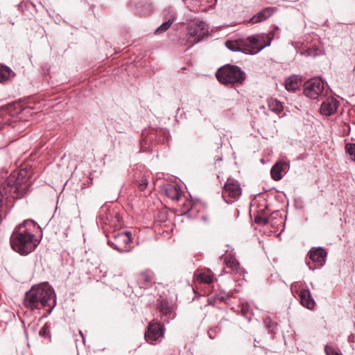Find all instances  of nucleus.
<instances>
[{
  "label": "nucleus",
  "mask_w": 355,
  "mask_h": 355,
  "mask_svg": "<svg viewBox=\"0 0 355 355\" xmlns=\"http://www.w3.org/2000/svg\"><path fill=\"white\" fill-rule=\"evenodd\" d=\"M35 227V221L26 220L15 228L10 239L13 250L21 255H27L35 249L40 243L33 232Z\"/></svg>",
  "instance_id": "1"
},
{
  "label": "nucleus",
  "mask_w": 355,
  "mask_h": 355,
  "mask_svg": "<svg viewBox=\"0 0 355 355\" xmlns=\"http://www.w3.org/2000/svg\"><path fill=\"white\" fill-rule=\"evenodd\" d=\"M132 241L131 233L128 231L113 232L111 239H108V244L120 252L129 251L130 244Z\"/></svg>",
  "instance_id": "7"
},
{
  "label": "nucleus",
  "mask_w": 355,
  "mask_h": 355,
  "mask_svg": "<svg viewBox=\"0 0 355 355\" xmlns=\"http://www.w3.org/2000/svg\"><path fill=\"white\" fill-rule=\"evenodd\" d=\"M241 192L242 190L238 181L229 178L223 187L222 197L227 203L230 204L233 200H229L227 198L233 200L237 199L241 195Z\"/></svg>",
  "instance_id": "10"
},
{
  "label": "nucleus",
  "mask_w": 355,
  "mask_h": 355,
  "mask_svg": "<svg viewBox=\"0 0 355 355\" xmlns=\"http://www.w3.org/2000/svg\"><path fill=\"white\" fill-rule=\"evenodd\" d=\"M327 252L322 248H312L308 253L306 263L311 270L322 267L325 262Z\"/></svg>",
  "instance_id": "9"
},
{
  "label": "nucleus",
  "mask_w": 355,
  "mask_h": 355,
  "mask_svg": "<svg viewBox=\"0 0 355 355\" xmlns=\"http://www.w3.org/2000/svg\"><path fill=\"white\" fill-rule=\"evenodd\" d=\"M296 293L299 295L300 303L303 306L309 309L314 308L315 303L309 289L296 291Z\"/></svg>",
  "instance_id": "17"
},
{
  "label": "nucleus",
  "mask_w": 355,
  "mask_h": 355,
  "mask_svg": "<svg viewBox=\"0 0 355 355\" xmlns=\"http://www.w3.org/2000/svg\"><path fill=\"white\" fill-rule=\"evenodd\" d=\"M216 77L221 84L231 87L241 85L245 80L244 71L239 67L230 64L220 67L216 72Z\"/></svg>",
  "instance_id": "5"
},
{
  "label": "nucleus",
  "mask_w": 355,
  "mask_h": 355,
  "mask_svg": "<svg viewBox=\"0 0 355 355\" xmlns=\"http://www.w3.org/2000/svg\"><path fill=\"white\" fill-rule=\"evenodd\" d=\"M98 217L101 221L110 227H116L121 220L119 214L114 209H110L107 205L101 208Z\"/></svg>",
  "instance_id": "12"
},
{
  "label": "nucleus",
  "mask_w": 355,
  "mask_h": 355,
  "mask_svg": "<svg viewBox=\"0 0 355 355\" xmlns=\"http://www.w3.org/2000/svg\"><path fill=\"white\" fill-rule=\"evenodd\" d=\"M324 350L327 355H343L338 352L334 347L329 345L325 346Z\"/></svg>",
  "instance_id": "33"
},
{
  "label": "nucleus",
  "mask_w": 355,
  "mask_h": 355,
  "mask_svg": "<svg viewBox=\"0 0 355 355\" xmlns=\"http://www.w3.org/2000/svg\"><path fill=\"white\" fill-rule=\"evenodd\" d=\"M148 186V181L147 179L144 177H142V178L138 182V189L140 191H144Z\"/></svg>",
  "instance_id": "34"
},
{
  "label": "nucleus",
  "mask_w": 355,
  "mask_h": 355,
  "mask_svg": "<svg viewBox=\"0 0 355 355\" xmlns=\"http://www.w3.org/2000/svg\"><path fill=\"white\" fill-rule=\"evenodd\" d=\"M275 37V31L261 33L248 37L245 39L227 40L226 47L232 51H239L249 55H254L270 45Z\"/></svg>",
  "instance_id": "3"
},
{
  "label": "nucleus",
  "mask_w": 355,
  "mask_h": 355,
  "mask_svg": "<svg viewBox=\"0 0 355 355\" xmlns=\"http://www.w3.org/2000/svg\"><path fill=\"white\" fill-rule=\"evenodd\" d=\"M289 168V164L284 161H279L276 162L270 170L272 178L278 181L282 178V173H286Z\"/></svg>",
  "instance_id": "16"
},
{
  "label": "nucleus",
  "mask_w": 355,
  "mask_h": 355,
  "mask_svg": "<svg viewBox=\"0 0 355 355\" xmlns=\"http://www.w3.org/2000/svg\"><path fill=\"white\" fill-rule=\"evenodd\" d=\"M254 223L259 225H266L269 223V218L266 214H261L259 211L254 216Z\"/></svg>",
  "instance_id": "29"
},
{
  "label": "nucleus",
  "mask_w": 355,
  "mask_h": 355,
  "mask_svg": "<svg viewBox=\"0 0 355 355\" xmlns=\"http://www.w3.org/2000/svg\"><path fill=\"white\" fill-rule=\"evenodd\" d=\"M220 258L223 259L226 268L230 270L227 272L237 273L239 272L241 269L240 263L236 259L234 254L231 252H226Z\"/></svg>",
  "instance_id": "15"
},
{
  "label": "nucleus",
  "mask_w": 355,
  "mask_h": 355,
  "mask_svg": "<svg viewBox=\"0 0 355 355\" xmlns=\"http://www.w3.org/2000/svg\"><path fill=\"white\" fill-rule=\"evenodd\" d=\"M180 206V212L181 214H187L193 209L194 203L190 198H187L183 193V198L180 202H178Z\"/></svg>",
  "instance_id": "24"
},
{
  "label": "nucleus",
  "mask_w": 355,
  "mask_h": 355,
  "mask_svg": "<svg viewBox=\"0 0 355 355\" xmlns=\"http://www.w3.org/2000/svg\"><path fill=\"white\" fill-rule=\"evenodd\" d=\"M155 273L150 269H145L135 274L132 282L133 288L148 289L155 283Z\"/></svg>",
  "instance_id": "8"
},
{
  "label": "nucleus",
  "mask_w": 355,
  "mask_h": 355,
  "mask_svg": "<svg viewBox=\"0 0 355 355\" xmlns=\"http://www.w3.org/2000/svg\"><path fill=\"white\" fill-rule=\"evenodd\" d=\"M346 153L352 161L355 162V144L348 143L345 147Z\"/></svg>",
  "instance_id": "30"
},
{
  "label": "nucleus",
  "mask_w": 355,
  "mask_h": 355,
  "mask_svg": "<svg viewBox=\"0 0 355 355\" xmlns=\"http://www.w3.org/2000/svg\"><path fill=\"white\" fill-rule=\"evenodd\" d=\"M49 331V326L45 324L40 331L39 333H48Z\"/></svg>",
  "instance_id": "35"
},
{
  "label": "nucleus",
  "mask_w": 355,
  "mask_h": 355,
  "mask_svg": "<svg viewBox=\"0 0 355 355\" xmlns=\"http://www.w3.org/2000/svg\"><path fill=\"white\" fill-rule=\"evenodd\" d=\"M264 325L268 328L269 331H273L277 323L273 321L270 317H266L263 319Z\"/></svg>",
  "instance_id": "31"
},
{
  "label": "nucleus",
  "mask_w": 355,
  "mask_h": 355,
  "mask_svg": "<svg viewBox=\"0 0 355 355\" xmlns=\"http://www.w3.org/2000/svg\"><path fill=\"white\" fill-rule=\"evenodd\" d=\"M24 305L32 310L45 308L47 313H51L55 305V295L53 288L47 283L33 286L26 293Z\"/></svg>",
  "instance_id": "2"
},
{
  "label": "nucleus",
  "mask_w": 355,
  "mask_h": 355,
  "mask_svg": "<svg viewBox=\"0 0 355 355\" xmlns=\"http://www.w3.org/2000/svg\"><path fill=\"white\" fill-rule=\"evenodd\" d=\"M42 336H49V334H41Z\"/></svg>",
  "instance_id": "39"
},
{
  "label": "nucleus",
  "mask_w": 355,
  "mask_h": 355,
  "mask_svg": "<svg viewBox=\"0 0 355 355\" xmlns=\"http://www.w3.org/2000/svg\"><path fill=\"white\" fill-rule=\"evenodd\" d=\"M14 76L15 73L10 68L6 66H0V83L5 82Z\"/></svg>",
  "instance_id": "27"
},
{
  "label": "nucleus",
  "mask_w": 355,
  "mask_h": 355,
  "mask_svg": "<svg viewBox=\"0 0 355 355\" xmlns=\"http://www.w3.org/2000/svg\"><path fill=\"white\" fill-rule=\"evenodd\" d=\"M28 179V171L26 169L12 172L3 185L4 195L14 199L21 198L27 189L26 182Z\"/></svg>",
  "instance_id": "4"
},
{
  "label": "nucleus",
  "mask_w": 355,
  "mask_h": 355,
  "mask_svg": "<svg viewBox=\"0 0 355 355\" xmlns=\"http://www.w3.org/2000/svg\"><path fill=\"white\" fill-rule=\"evenodd\" d=\"M187 37L188 38L185 43L187 46V49L199 42L208 33L206 24L202 21L191 23L187 26Z\"/></svg>",
  "instance_id": "6"
},
{
  "label": "nucleus",
  "mask_w": 355,
  "mask_h": 355,
  "mask_svg": "<svg viewBox=\"0 0 355 355\" xmlns=\"http://www.w3.org/2000/svg\"><path fill=\"white\" fill-rule=\"evenodd\" d=\"M162 191L174 202H180L182 200L184 192L178 184H166L162 187Z\"/></svg>",
  "instance_id": "13"
},
{
  "label": "nucleus",
  "mask_w": 355,
  "mask_h": 355,
  "mask_svg": "<svg viewBox=\"0 0 355 355\" xmlns=\"http://www.w3.org/2000/svg\"><path fill=\"white\" fill-rule=\"evenodd\" d=\"M339 104V101L335 98L327 97L321 104L320 113L324 116L333 115L336 112Z\"/></svg>",
  "instance_id": "14"
},
{
  "label": "nucleus",
  "mask_w": 355,
  "mask_h": 355,
  "mask_svg": "<svg viewBox=\"0 0 355 355\" xmlns=\"http://www.w3.org/2000/svg\"><path fill=\"white\" fill-rule=\"evenodd\" d=\"M220 300L221 301H223V300H224V298H223V297H222V298H220Z\"/></svg>",
  "instance_id": "40"
},
{
  "label": "nucleus",
  "mask_w": 355,
  "mask_h": 355,
  "mask_svg": "<svg viewBox=\"0 0 355 355\" xmlns=\"http://www.w3.org/2000/svg\"><path fill=\"white\" fill-rule=\"evenodd\" d=\"M354 336H350L348 338L349 341H353Z\"/></svg>",
  "instance_id": "36"
},
{
  "label": "nucleus",
  "mask_w": 355,
  "mask_h": 355,
  "mask_svg": "<svg viewBox=\"0 0 355 355\" xmlns=\"http://www.w3.org/2000/svg\"><path fill=\"white\" fill-rule=\"evenodd\" d=\"M276 8L268 7L261 10L260 12L255 14L250 20L251 24H257L263 21L268 19L275 11Z\"/></svg>",
  "instance_id": "19"
},
{
  "label": "nucleus",
  "mask_w": 355,
  "mask_h": 355,
  "mask_svg": "<svg viewBox=\"0 0 355 355\" xmlns=\"http://www.w3.org/2000/svg\"><path fill=\"white\" fill-rule=\"evenodd\" d=\"M268 106L270 110L277 114H280L284 110L282 103L272 98L268 100Z\"/></svg>",
  "instance_id": "25"
},
{
  "label": "nucleus",
  "mask_w": 355,
  "mask_h": 355,
  "mask_svg": "<svg viewBox=\"0 0 355 355\" xmlns=\"http://www.w3.org/2000/svg\"><path fill=\"white\" fill-rule=\"evenodd\" d=\"M159 310L166 319H173L175 317L176 306L171 304L167 300H162L159 305Z\"/></svg>",
  "instance_id": "18"
},
{
  "label": "nucleus",
  "mask_w": 355,
  "mask_h": 355,
  "mask_svg": "<svg viewBox=\"0 0 355 355\" xmlns=\"http://www.w3.org/2000/svg\"><path fill=\"white\" fill-rule=\"evenodd\" d=\"M241 312L244 317L248 320H250L252 313L250 309V306L248 304H242Z\"/></svg>",
  "instance_id": "32"
},
{
  "label": "nucleus",
  "mask_w": 355,
  "mask_h": 355,
  "mask_svg": "<svg viewBox=\"0 0 355 355\" xmlns=\"http://www.w3.org/2000/svg\"><path fill=\"white\" fill-rule=\"evenodd\" d=\"M169 137V132L166 130L160 129L153 130L150 133V139H156L158 143H164L168 141Z\"/></svg>",
  "instance_id": "23"
},
{
  "label": "nucleus",
  "mask_w": 355,
  "mask_h": 355,
  "mask_svg": "<svg viewBox=\"0 0 355 355\" xmlns=\"http://www.w3.org/2000/svg\"><path fill=\"white\" fill-rule=\"evenodd\" d=\"M195 281L197 283L211 284L213 282V273L210 270L197 271L195 273Z\"/></svg>",
  "instance_id": "20"
},
{
  "label": "nucleus",
  "mask_w": 355,
  "mask_h": 355,
  "mask_svg": "<svg viewBox=\"0 0 355 355\" xmlns=\"http://www.w3.org/2000/svg\"><path fill=\"white\" fill-rule=\"evenodd\" d=\"M309 51H310V49H309V50L307 51V53H308V55H311V53L309 52Z\"/></svg>",
  "instance_id": "38"
},
{
  "label": "nucleus",
  "mask_w": 355,
  "mask_h": 355,
  "mask_svg": "<svg viewBox=\"0 0 355 355\" xmlns=\"http://www.w3.org/2000/svg\"><path fill=\"white\" fill-rule=\"evenodd\" d=\"M165 328L163 324L157 321H152L148 326V330L145 333H164Z\"/></svg>",
  "instance_id": "26"
},
{
  "label": "nucleus",
  "mask_w": 355,
  "mask_h": 355,
  "mask_svg": "<svg viewBox=\"0 0 355 355\" xmlns=\"http://www.w3.org/2000/svg\"><path fill=\"white\" fill-rule=\"evenodd\" d=\"M166 21L162 23L155 31V34H161L166 32L175 21L176 17L174 12L169 11L166 17Z\"/></svg>",
  "instance_id": "21"
},
{
  "label": "nucleus",
  "mask_w": 355,
  "mask_h": 355,
  "mask_svg": "<svg viewBox=\"0 0 355 355\" xmlns=\"http://www.w3.org/2000/svg\"><path fill=\"white\" fill-rule=\"evenodd\" d=\"M324 90V83L321 78H313L304 84V94L313 99L317 98Z\"/></svg>",
  "instance_id": "11"
},
{
  "label": "nucleus",
  "mask_w": 355,
  "mask_h": 355,
  "mask_svg": "<svg viewBox=\"0 0 355 355\" xmlns=\"http://www.w3.org/2000/svg\"><path fill=\"white\" fill-rule=\"evenodd\" d=\"M80 336H82L83 340H84V339H85V338H84V336H84V334H80Z\"/></svg>",
  "instance_id": "37"
},
{
  "label": "nucleus",
  "mask_w": 355,
  "mask_h": 355,
  "mask_svg": "<svg viewBox=\"0 0 355 355\" xmlns=\"http://www.w3.org/2000/svg\"><path fill=\"white\" fill-rule=\"evenodd\" d=\"M164 335V334H144V338L147 343L151 345H156L162 340Z\"/></svg>",
  "instance_id": "28"
},
{
  "label": "nucleus",
  "mask_w": 355,
  "mask_h": 355,
  "mask_svg": "<svg viewBox=\"0 0 355 355\" xmlns=\"http://www.w3.org/2000/svg\"><path fill=\"white\" fill-rule=\"evenodd\" d=\"M302 84V80L297 76H291L285 80V88L288 91L297 90Z\"/></svg>",
  "instance_id": "22"
}]
</instances>
